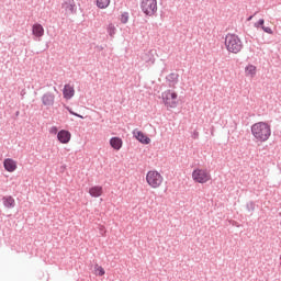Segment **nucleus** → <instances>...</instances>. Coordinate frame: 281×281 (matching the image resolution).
<instances>
[{
  "label": "nucleus",
  "mask_w": 281,
  "mask_h": 281,
  "mask_svg": "<svg viewBox=\"0 0 281 281\" xmlns=\"http://www.w3.org/2000/svg\"><path fill=\"white\" fill-rule=\"evenodd\" d=\"M57 138L61 144H68L71 139V133L67 130H60L57 134Z\"/></svg>",
  "instance_id": "nucleus-11"
},
{
  "label": "nucleus",
  "mask_w": 281,
  "mask_h": 281,
  "mask_svg": "<svg viewBox=\"0 0 281 281\" xmlns=\"http://www.w3.org/2000/svg\"><path fill=\"white\" fill-rule=\"evenodd\" d=\"M108 33L109 35L113 38L116 34V27L114 26L113 23H110L108 26Z\"/></svg>",
  "instance_id": "nucleus-22"
},
{
  "label": "nucleus",
  "mask_w": 281,
  "mask_h": 281,
  "mask_svg": "<svg viewBox=\"0 0 281 281\" xmlns=\"http://www.w3.org/2000/svg\"><path fill=\"white\" fill-rule=\"evenodd\" d=\"M191 137H193V139H199L200 137L199 131H193V134H191Z\"/></svg>",
  "instance_id": "nucleus-28"
},
{
  "label": "nucleus",
  "mask_w": 281,
  "mask_h": 281,
  "mask_svg": "<svg viewBox=\"0 0 281 281\" xmlns=\"http://www.w3.org/2000/svg\"><path fill=\"white\" fill-rule=\"evenodd\" d=\"M140 60H143L148 66L155 65L156 58H155L154 50L151 49V50H147V52L143 53L140 55Z\"/></svg>",
  "instance_id": "nucleus-9"
},
{
  "label": "nucleus",
  "mask_w": 281,
  "mask_h": 281,
  "mask_svg": "<svg viewBox=\"0 0 281 281\" xmlns=\"http://www.w3.org/2000/svg\"><path fill=\"white\" fill-rule=\"evenodd\" d=\"M111 4V0H97V7L101 10H105Z\"/></svg>",
  "instance_id": "nucleus-20"
},
{
  "label": "nucleus",
  "mask_w": 281,
  "mask_h": 281,
  "mask_svg": "<svg viewBox=\"0 0 281 281\" xmlns=\"http://www.w3.org/2000/svg\"><path fill=\"white\" fill-rule=\"evenodd\" d=\"M54 130H55V131H57V128H56V127H54Z\"/></svg>",
  "instance_id": "nucleus-32"
},
{
  "label": "nucleus",
  "mask_w": 281,
  "mask_h": 281,
  "mask_svg": "<svg viewBox=\"0 0 281 281\" xmlns=\"http://www.w3.org/2000/svg\"><path fill=\"white\" fill-rule=\"evenodd\" d=\"M32 33H33V35H34L35 37L41 38V37H43L44 34H45V30H44V27H43L42 24L35 23V24L33 25Z\"/></svg>",
  "instance_id": "nucleus-14"
},
{
  "label": "nucleus",
  "mask_w": 281,
  "mask_h": 281,
  "mask_svg": "<svg viewBox=\"0 0 281 281\" xmlns=\"http://www.w3.org/2000/svg\"><path fill=\"white\" fill-rule=\"evenodd\" d=\"M224 45L228 53L235 55L244 49V43L237 34H226Z\"/></svg>",
  "instance_id": "nucleus-2"
},
{
  "label": "nucleus",
  "mask_w": 281,
  "mask_h": 281,
  "mask_svg": "<svg viewBox=\"0 0 281 281\" xmlns=\"http://www.w3.org/2000/svg\"><path fill=\"white\" fill-rule=\"evenodd\" d=\"M55 99H56V95L53 92L50 91L45 92L42 97L43 105L46 108L54 106Z\"/></svg>",
  "instance_id": "nucleus-8"
},
{
  "label": "nucleus",
  "mask_w": 281,
  "mask_h": 281,
  "mask_svg": "<svg viewBox=\"0 0 281 281\" xmlns=\"http://www.w3.org/2000/svg\"><path fill=\"white\" fill-rule=\"evenodd\" d=\"M280 260H281V257H280Z\"/></svg>",
  "instance_id": "nucleus-33"
},
{
  "label": "nucleus",
  "mask_w": 281,
  "mask_h": 281,
  "mask_svg": "<svg viewBox=\"0 0 281 281\" xmlns=\"http://www.w3.org/2000/svg\"><path fill=\"white\" fill-rule=\"evenodd\" d=\"M66 109H67V111H69V113H70L71 115L77 116V117H79V119H83L82 115H80V114L74 112L70 106H66Z\"/></svg>",
  "instance_id": "nucleus-26"
},
{
  "label": "nucleus",
  "mask_w": 281,
  "mask_h": 281,
  "mask_svg": "<svg viewBox=\"0 0 281 281\" xmlns=\"http://www.w3.org/2000/svg\"><path fill=\"white\" fill-rule=\"evenodd\" d=\"M99 229H100L101 236H105V233H106L105 226H100Z\"/></svg>",
  "instance_id": "nucleus-29"
},
{
  "label": "nucleus",
  "mask_w": 281,
  "mask_h": 281,
  "mask_svg": "<svg viewBox=\"0 0 281 281\" xmlns=\"http://www.w3.org/2000/svg\"><path fill=\"white\" fill-rule=\"evenodd\" d=\"M133 134L136 137V140H138L140 144H144V145L150 144V137L145 135L142 131H138L136 128L134 130Z\"/></svg>",
  "instance_id": "nucleus-10"
},
{
  "label": "nucleus",
  "mask_w": 281,
  "mask_h": 281,
  "mask_svg": "<svg viewBox=\"0 0 281 281\" xmlns=\"http://www.w3.org/2000/svg\"><path fill=\"white\" fill-rule=\"evenodd\" d=\"M110 144L114 150H120L123 146V140L121 137L114 136L110 139Z\"/></svg>",
  "instance_id": "nucleus-16"
},
{
  "label": "nucleus",
  "mask_w": 281,
  "mask_h": 281,
  "mask_svg": "<svg viewBox=\"0 0 281 281\" xmlns=\"http://www.w3.org/2000/svg\"><path fill=\"white\" fill-rule=\"evenodd\" d=\"M263 25H265V19H259L256 24V27H259V26L263 27Z\"/></svg>",
  "instance_id": "nucleus-27"
},
{
  "label": "nucleus",
  "mask_w": 281,
  "mask_h": 281,
  "mask_svg": "<svg viewBox=\"0 0 281 281\" xmlns=\"http://www.w3.org/2000/svg\"><path fill=\"white\" fill-rule=\"evenodd\" d=\"M166 80L169 82V87H175L179 82V74L171 72L167 75Z\"/></svg>",
  "instance_id": "nucleus-15"
},
{
  "label": "nucleus",
  "mask_w": 281,
  "mask_h": 281,
  "mask_svg": "<svg viewBox=\"0 0 281 281\" xmlns=\"http://www.w3.org/2000/svg\"><path fill=\"white\" fill-rule=\"evenodd\" d=\"M3 205L7 209H13L15 206V200L12 198V195H4L2 198Z\"/></svg>",
  "instance_id": "nucleus-18"
},
{
  "label": "nucleus",
  "mask_w": 281,
  "mask_h": 281,
  "mask_svg": "<svg viewBox=\"0 0 281 281\" xmlns=\"http://www.w3.org/2000/svg\"><path fill=\"white\" fill-rule=\"evenodd\" d=\"M90 195L93 198H99L103 193L102 187H92L89 191Z\"/></svg>",
  "instance_id": "nucleus-19"
},
{
  "label": "nucleus",
  "mask_w": 281,
  "mask_h": 281,
  "mask_svg": "<svg viewBox=\"0 0 281 281\" xmlns=\"http://www.w3.org/2000/svg\"><path fill=\"white\" fill-rule=\"evenodd\" d=\"M252 19H254V15H249V16L247 18V22H250Z\"/></svg>",
  "instance_id": "nucleus-30"
},
{
  "label": "nucleus",
  "mask_w": 281,
  "mask_h": 281,
  "mask_svg": "<svg viewBox=\"0 0 281 281\" xmlns=\"http://www.w3.org/2000/svg\"><path fill=\"white\" fill-rule=\"evenodd\" d=\"M246 77L255 78L257 75V67L252 64H249L245 67Z\"/></svg>",
  "instance_id": "nucleus-17"
},
{
  "label": "nucleus",
  "mask_w": 281,
  "mask_h": 281,
  "mask_svg": "<svg viewBox=\"0 0 281 281\" xmlns=\"http://www.w3.org/2000/svg\"><path fill=\"white\" fill-rule=\"evenodd\" d=\"M98 48H99L100 50H103V49H104V47H103V46H98Z\"/></svg>",
  "instance_id": "nucleus-31"
},
{
  "label": "nucleus",
  "mask_w": 281,
  "mask_h": 281,
  "mask_svg": "<svg viewBox=\"0 0 281 281\" xmlns=\"http://www.w3.org/2000/svg\"><path fill=\"white\" fill-rule=\"evenodd\" d=\"M3 166L8 172H14L18 168L16 161L12 158H5L3 161Z\"/></svg>",
  "instance_id": "nucleus-13"
},
{
  "label": "nucleus",
  "mask_w": 281,
  "mask_h": 281,
  "mask_svg": "<svg viewBox=\"0 0 281 281\" xmlns=\"http://www.w3.org/2000/svg\"><path fill=\"white\" fill-rule=\"evenodd\" d=\"M63 93H64V98L66 100H71L75 97V93H76L75 87L71 86L70 83L65 85Z\"/></svg>",
  "instance_id": "nucleus-12"
},
{
  "label": "nucleus",
  "mask_w": 281,
  "mask_h": 281,
  "mask_svg": "<svg viewBox=\"0 0 281 281\" xmlns=\"http://www.w3.org/2000/svg\"><path fill=\"white\" fill-rule=\"evenodd\" d=\"M140 11L145 16H156L158 12L157 0H140Z\"/></svg>",
  "instance_id": "nucleus-3"
},
{
  "label": "nucleus",
  "mask_w": 281,
  "mask_h": 281,
  "mask_svg": "<svg viewBox=\"0 0 281 281\" xmlns=\"http://www.w3.org/2000/svg\"><path fill=\"white\" fill-rule=\"evenodd\" d=\"M250 132L256 142L266 143L271 137V125L267 122H256L250 126Z\"/></svg>",
  "instance_id": "nucleus-1"
},
{
  "label": "nucleus",
  "mask_w": 281,
  "mask_h": 281,
  "mask_svg": "<svg viewBox=\"0 0 281 281\" xmlns=\"http://www.w3.org/2000/svg\"><path fill=\"white\" fill-rule=\"evenodd\" d=\"M146 180L151 189H158L164 182V177L158 170H149L147 171Z\"/></svg>",
  "instance_id": "nucleus-4"
},
{
  "label": "nucleus",
  "mask_w": 281,
  "mask_h": 281,
  "mask_svg": "<svg viewBox=\"0 0 281 281\" xmlns=\"http://www.w3.org/2000/svg\"><path fill=\"white\" fill-rule=\"evenodd\" d=\"M261 30L269 35L273 34V30L270 26H261Z\"/></svg>",
  "instance_id": "nucleus-25"
},
{
  "label": "nucleus",
  "mask_w": 281,
  "mask_h": 281,
  "mask_svg": "<svg viewBox=\"0 0 281 281\" xmlns=\"http://www.w3.org/2000/svg\"><path fill=\"white\" fill-rule=\"evenodd\" d=\"M192 177H193V181L201 184L209 182L212 178L207 169H200V168H196L193 170Z\"/></svg>",
  "instance_id": "nucleus-6"
},
{
  "label": "nucleus",
  "mask_w": 281,
  "mask_h": 281,
  "mask_svg": "<svg viewBox=\"0 0 281 281\" xmlns=\"http://www.w3.org/2000/svg\"><path fill=\"white\" fill-rule=\"evenodd\" d=\"M130 20V13L128 12H123V14H121V23L122 24H127Z\"/></svg>",
  "instance_id": "nucleus-23"
},
{
  "label": "nucleus",
  "mask_w": 281,
  "mask_h": 281,
  "mask_svg": "<svg viewBox=\"0 0 281 281\" xmlns=\"http://www.w3.org/2000/svg\"><path fill=\"white\" fill-rule=\"evenodd\" d=\"M162 103L167 108L176 109L178 106V93L172 90H165L162 92Z\"/></svg>",
  "instance_id": "nucleus-5"
},
{
  "label": "nucleus",
  "mask_w": 281,
  "mask_h": 281,
  "mask_svg": "<svg viewBox=\"0 0 281 281\" xmlns=\"http://www.w3.org/2000/svg\"><path fill=\"white\" fill-rule=\"evenodd\" d=\"M61 9L65 10L66 15L77 14V4H76L75 0H65L61 3Z\"/></svg>",
  "instance_id": "nucleus-7"
},
{
  "label": "nucleus",
  "mask_w": 281,
  "mask_h": 281,
  "mask_svg": "<svg viewBox=\"0 0 281 281\" xmlns=\"http://www.w3.org/2000/svg\"><path fill=\"white\" fill-rule=\"evenodd\" d=\"M95 272L99 277H103L105 274L104 268H102V266H99L98 263L95 266Z\"/></svg>",
  "instance_id": "nucleus-24"
},
{
  "label": "nucleus",
  "mask_w": 281,
  "mask_h": 281,
  "mask_svg": "<svg viewBox=\"0 0 281 281\" xmlns=\"http://www.w3.org/2000/svg\"><path fill=\"white\" fill-rule=\"evenodd\" d=\"M246 211L250 214L254 215L255 211H256V202H246Z\"/></svg>",
  "instance_id": "nucleus-21"
}]
</instances>
